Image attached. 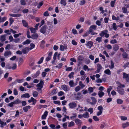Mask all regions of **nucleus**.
I'll return each mask as SVG.
<instances>
[{
  "mask_svg": "<svg viewBox=\"0 0 129 129\" xmlns=\"http://www.w3.org/2000/svg\"><path fill=\"white\" fill-rule=\"evenodd\" d=\"M116 84H117V91L118 93L121 95H124L125 93L124 90L122 88L125 87V85L124 84H121L120 82H117Z\"/></svg>",
  "mask_w": 129,
  "mask_h": 129,
  "instance_id": "obj_1",
  "label": "nucleus"
},
{
  "mask_svg": "<svg viewBox=\"0 0 129 129\" xmlns=\"http://www.w3.org/2000/svg\"><path fill=\"white\" fill-rule=\"evenodd\" d=\"M44 84V82L43 81H40V82L36 85L37 88V89L38 91H40L43 88V85Z\"/></svg>",
  "mask_w": 129,
  "mask_h": 129,
  "instance_id": "obj_2",
  "label": "nucleus"
},
{
  "mask_svg": "<svg viewBox=\"0 0 129 129\" xmlns=\"http://www.w3.org/2000/svg\"><path fill=\"white\" fill-rule=\"evenodd\" d=\"M123 78L125 79L126 81L129 83V74H127L125 73H123Z\"/></svg>",
  "mask_w": 129,
  "mask_h": 129,
  "instance_id": "obj_3",
  "label": "nucleus"
},
{
  "mask_svg": "<svg viewBox=\"0 0 129 129\" xmlns=\"http://www.w3.org/2000/svg\"><path fill=\"white\" fill-rule=\"evenodd\" d=\"M68 105L70 108L73 109L76 107L77 104L75 102H73L69 103Z\"/></svg>",
  "mask_w": 129,
  "mask_h": 129,
  "instance_id": "obj_4",
  "label": "nucleus"
},
{
  "mask_svg": "<svg viewBox=\"0 0 129 129\" xmlns=\"http://www.w3.org/2000/svg\"><path fill=\"white\" fill-rule=\"evenodd\" d=\"M61 87L63 90L66 91H67L69 90L68 86L65 84H63L61 85Z\"/></svg>",
  "mask_w": 129,
  "mask_h": 129,
  "instance_id": "obj_5",
  "label": "nucleus"
},
{
  "mask_svg": "<svg viewBox=\"0 0 129 129\" xmlns=\"http://www.w3.org/2000/svg\"><path fill=\"white\" fill-rule=\"evenodd\" d=\"M28 102L29 103H30L32 102L33 105H35L37 102V100L31 97L30 100H29L28 101Z\"/></svg>",
  "mask_w": 129,
  "mask_h": 129,
  "instance_id": "obj_6",
  "label": "nucleus"
},
{
  "mask_svg": "<svg viewBox=\"0 0 129 129\" xmlns=\"http://www.w3.org/2000/svg\"><path fill=\"white\" fill-rule=\"evenodd\" d=\"M97 69L96 71L95 72V73H99L100 71V70L102 69V66L99 64H97Z\"/></svg>",
  "mask_w": 129,
  "mask_h": 129,
  "instance_id": "obj_7",
  "label": "nucleus"
},
{
  "mask_svg": "<svg viewBox=\"0 0 129 129\" xmlns=\"http://www.w3.org/2000/svg\"><path fill=\"white\" fill-rule=\"evenodd\" d=\"M96 26L95 25H91L90 26L89 28V32H92L93 31V30H95L96 28Z\"/></svg>",
  "mask_w": 129,
  "mask_h": 129,
  "instance_id": "obj_8",
  "label": "nucleus"
},
{
  "mask_svg": "<svg viewBox=\"0 0 129 129\" xmlns=\"http://www.w3.org/2000/svg\"><path fill=\"white\" fill-rule=\"evenodd\" d=\"M52 54V52H50L49 53L48 56L46 58L45 60L46 61H48L51 59Z\"/></svg>",
  "mask_w": 129,
  "mask_h": 129,
  "instance_id": "obj_9",
  "label": "nucleus"
},
{
  "mask_svg": "<svg viewBox=\"0 0 129 129\" xmlns=\"http://www.w3.org/2000/svg\"><path fill=\"white\" fill-rule=\"evenodd\" d=\"M29 48L26 47L22 50V53L24 54L27 53L29 51Z\"/></svg>",
  "mask_w": 129,
  "mask_h": 129,
  "instance_id": "obj_10",
  "label": "nucleus"
},
{
  "mask_svg": "<svg viewBox=\"0 0 129 129\" xmlns=\"http://www.w3.org/2000/svg\"><path fill=\"white\" fill-rule=\"evenodd\" d=\"M6 34L3 35L1 36L0 37V41L2 42L5 41L6 40Z\"/></svg>",
  "mask_w": 129,
  "mask_h": 129,
  "instance_id": "obj_11",
  "label": "nucleus"
},
{
  "mask_svg": "<svg viewBox=\"0 0 129 129\" xmlns=\"http://www.w3.org/2000/svg\"><path fill=\"white\" fill-rule=\"evenodd\" d=\"M12 54L11 52L8 50H7L6 51L4 54V56L5 57L9 56L11 55Z\"/></svg>",
  "mask_w": 129,
  "mask_h": 129,
  "instance_id": "obj_12",
  "label": "nucleus"
},
{
  "mask_svg": "<svg viewBox=\"0 0 129 129\" xmlns=\"http://www.w3.org/2000/svg\"><path fill=\"white\" fill-rule=\"evenodd\" d=\"M83 107L82 106H81L80 105H78V107L76 109V110L80 112H82L83 111Z\"/></svg>",
  "mask_w": 129,
  "mask_h": 129,
  "instance_id": "obj_13",
  "label": "nucleus"
},
{
  "mask_svg": "<svg viewBox=\"0 0 129 129\" xmlns=\"http://www.w3.org/2000/svg\"><path fill=\"white\" fill-rule=\"evenodd\" d=\"M46 27L45 26H43L40 30V32L43 34H44L46 33Z\"/></svg>",
  "mask_w": 129,
  "mask_h": 129,
  "instance_id": "obj_14",
  "label": "nucleus"
},
{
  "mask_svg": "<svg viewBox=\"0 0 129 129\" xmlns=\"http://www.w3.org/2000/svg\"><path fill=\"white\" fill-rule=\"evenodd\" d=\"M113 48L114 51L115 52L117 51L119 49V46L118 44H115L113 46Z\"/></svg>",
  "mask_w": 129,
  "mask_h": 129,
  "instance_id": "obj_15",
  "label": "nucleus"
},
{
  "mask_svg": "<svg viewBox=\"0 0 129 129\" xmlns=\"http://www.w3.org/2000/svg\"><path fill=\"white\" fill-rule=\"evenodd\" d=\"M48 112L47 111H45L43 114L41 118L42 119H45L46 118L48 115Z\"/></svg>",
  "mask_w": 129,
  "mask_h": 129,
  "instance_id": "obj_16",
  "label": "nucleus"
},
{
  "mask_svg": "<svg viewBox=\"0 0 129 129\" xmlns=\"http://www.w3.org/2000/svg\"><path fill=\"white\" fill-rule=\"evenodd\" d=\"M108 32V31L107 30H105L101 31V32L100 33L99 35L100 36H101V37H102L104 36L105 34V33Z\"/></svg>",
  "mask_w": 129,
  "mask_h": 129,
  "instance_id": "obj_17",
  "label": "nucleus"
},
{
  "mask_svg": "<svg viewBox=\"0 0 129 129\" xmlns=\"http://www.w3.org/2000/svg\"><path fill=\"white\" fill-rule=\"evenodd\" d=\"M9 15L10 16L13 17H18L21 16V14H9Z\"/></svg>",
  "mask_w": 129,
  "mask_h": 129,
  "instance_id": "obj_18",
  "label": "nucleus"
},
{
  "mask_svg": "<svg viewBox=\"0 0 129 129\" xmlns=\"http://www.w3.org/2000/svg\"><path fill=\"white\" fill-rule=\"evenodd\" d=\"M75 121V123L77 125H80L81 124V121L78 118L76 119Z\"/></svg>",
  "mask_w": 129,
  "mask_h": 129,
  "instance_id": "obj_19",
  "label": "nucleus"
},
{
  "mask_svg": "<svg viewBox=\"0 0 129 129\" xmlns=\"http://www.w3.org/2000/svg\"><path fill=\"white\" fill-rule=\"evenodd\" d=\"M93 45V43L91 41H88L86 44V46L89 47V48L90 49Z\"/></svg>",
  "mask_w": 129,
  "mask_h": 129,
  "instance_id": "obj_20",
  "label": "nucleus"
},
{
  "mask_svg": "<svg viewBox=\"0 0 129 129\" xmlns=\"http://www.w3.org/2000/svg\"><path fill=\"white\" fill-rule=\"evenodd\" d=\"M30 96L29 93H26L22 95L21 97V98H28Z\"/></svg>",
  "mask_w": 129,
  "mask_h": 129,
  "instance_id": "obj_21",
  "label": "nucleus"
},
{
  "mask_svg": "<svg viewBox=\"0 0 129 129\" xmlns=\"http://www.w3.org/2000/svg\"><path fill=\"white\" fill-rule=\"evenodd\" d=\"M38 36V35L37 34H34L31 35V38L34 39H37Z\"/></svg>",
  "mask_w": 129,
  "mask_h": 129,
  "instance_id": "obj_22",
  "label": "nucleus"
},
{
  "mask_svg": "<svg viewBox=\"0 0 129 129\" xmlns=\"http://www.w3.org/2000/svg\"><path fill=\"white\" fill-rule=\"evenodd\" d=\"M30 108V106H28L23 107V109L24 111L25 112H27L28 110Z\"/></svg>",
  "mask_w": 129,
  "mask_h": 129,
  "instance_id": "obj_23",
  "label": "nucleus"
},
{
  "mask_svg": "<svg viewBox=\"0 0 129 129\" xmlns=\"http://www.w3.org/2000/svg\"><path fill=\"white\" fill-rule=\"evenodd\" d=\"M67 49V47L66 46H63L62 45H61L60 46V49L61 51H63L64 49Z\"/></svg>",
  "mask_w": 129,
  "mask_h": 129,
  "instance_id": "obj_24",
  "label": "nucleus"
},
{
  "mask_svg": "<svg viewBox=\"0 0 129 129\" xmlns=\"http://www.w3.org/2000/svg\"><path fill=\"white\" fill-rule=\"evenodd\" d=\"M91 99L92 102H90V103L92 105H94L95 104L96 102V100L95 98L93 97H91Z\"/></svg>",
  "mask_w": 129,
  "mask_h": 129,
  "instance_id": "obj_25",
  "label": "nucleus"
},
{
  "mask_svg": "<svg viewBox=\"0 0 129 129\" xmlns=\"http://www.w3.org/2000/svg\"><path fill=\"white\" fill-rule=\"evenodd\" d=\"M0 124H1V127H2L6 125L7 124L6 122H4L0 119Z\"/></svg>",
  "mask_w": 129,
  "mask_h": 129,
  "instance_id": "obj_26",
  "label": "nucleus"
},
{
  "mask_svg": "<svg viewBox=\"0 0 129 129\" xmlns=\"http://www.w3.org/2000/svg\"><path fill=\"white\" fill-rule=\"evenodd\" d=\"M122 127L124 128H125L129 126V123L128 122H126L122 124Z\"/></svg>",
  "mask_w": 129,
  "mask_h": 129,
  "instance_id": "obj_27",
  "label": "nucleus"
},
{
  "mask_svg": "<svg viewBox=\"0 0 129 129\" xmlns=\"http://www.w3.org/2000/svg\"><path fill=\"white\" fill-rule=\"evenodd\" d=\"M57 92V88H56L54 89L51 92V94L52 95H55L56 94Z\"/></svg>",
  "mask_w": 129,
  "mask_h": 129,
  "instance_id": "obj_28",
  "label": "nucleus"
},
{
  "mask_svg": "<svg viewBox=\"0 0 129 129\" xmlns=\"http://www.w3.org/2000/svg\"><path fill=\"white\" fill-rule=\"evenodd\" d=\"M104 73L108 75L111 74V71L109 69H107L104 71Z\"/></svg>",
  "mask_w": 129,
  "mask_h": 129,
  "instance_id": "obj_29",
  "label": "nucleus"
},
{
  "mask_svg": "<svg viewBox=\"0 0 129 129\" xmlns=\"http://www.w3.org/2000/svg\"><path fill=\"white\" fill-rule=\"evenodd\" d=\"M104 94V92L101 91H99L98 92V95L99 97L100 98L102 97Z\"/></svg>",
  "mask_w": 129,
  "mask_h": 129,
  "instance_id": "obj_30",
  "label": "nucleus"
},
{
  "mask_svg": "<svg viewBox=\"0 0 129 129\" xmlns=\"http://www.w3.org/2000/svg\"><path fill=\"white\" fill-rule=\"evenodd\" d=\"M83 117L84 118H88L89 117V113L87 112H86L85 113L83 114Z\"/></svg>",
  "mask_w": 129,
  "mask_h": 129,
  "instance_id": "obj_31",
  "label": "nucleus"
},
{
  "mask_svg": "<svg viewBox=\"0 0 129 129\" xmlns=\"http://www.w3.org/2000/svg\"><path fill=\"white\" fill-rule=\"evenodd\" d=\"M69 84L71 87H73L75 86L73 80H71L69 82Z\"/></svg>",
  "mask_w": 129,
  "mask_h": 129,
  "instance_id": "obj_32",
  "label": "nucleus"
},
{
  "mask_svg": "<svg viewBox=\"0 0 129 129\" xmlns=\"http://www.w3.org/2000/svg\"><path fill=\"white\" fill-rule=\"evenodd\" d=\"M21 101L19 99H17L13 102L14 105L20 103Z\"/></svg>",
  "mask_w": 129,
  "mask_h": 129,
  "instance_id": "obj_33",
  "label": "nucleus"
},
{
  "mask_svg": "<svg viewBox=\"0 0 129 129\" xmlns=\"http://www.w3.org/2000/svg\"><path fill=\"white\" fill-rule=\"evenodd\" d=\"M111 65H109L108 67L110 69H112L114 67V64L112 60L111 61Z\"/></svg>",
  "mask_w": 129,
  "mask_h": 129,
  "instance_id": "obj_34",
  "label": "nucleus"
},
{
  "mask_svg": "<svg viewBox=\"0 0 129 129\" xmlns=\"http://www.w3.org/2000/svg\"><path fill=\"white\" fill-rule=\"evenodd\" d=\"M68 124V126L69 127H71L73 126L75 124L74 122L73 121L69 122Z\"/></svg>",
  "mask_w": 129,
  "mask_h": 129,
  "instance_id": "obj_35",
  "label": "nucleus"
},
{
  "mask_svg": "<svg viewBox=\"0 0 129 129\" xmlns=\"http://www.w3.org/2000/svg\"><path fill=\"white\" fill-rule=\"evenodd\" d=\"M102 37H97L95 39V41L98 43H100L102 42Z\"/></svg>",
  "mask_w": 129,
  "mask_h": 129,
  "instance_id": "obj_36",
  "label": "nucleus"
},
{
  "mask_svg": "<svg viewBox=\"0 0 129 129\" xmlns=\"http://www.w3.org/2000/svg\"><path fill=\"white\" fill-rule=\"evenodd\" d=\"M31 42L28 39H27L22 43V44L24 45L29 44Z\"/></svg>",
  "mask_w": 129,
  "mask_h": 129,
  "instance_id": "obj_37",
  "label": "nucleus"
},
{
  "mask_svg": "<svg viewBox=\"0 0 129 129\" xmlns=\"http://www.w3.org/2000/svg\"><path fill=\"white\" fill-rule=\"evenodd\" d=\"M63 65V64L61 63H59L58 64V65L57 66H55V67L58 69L61 68Z\"/></svg>",
  "mask_w": 129,
  "mask_h": 129,
  "instance_id": "obj_38",
  "label": "nucleus"
},
{
  "mask_svg": "<svg viewBox=\"0 0 129 129\" xmlns=\"http://www.w3.org/2000/svg\"><path fill=\"white\" fill-rule=\"evenodd\" d=\"M29 29L30 30L31 33H35L36 31V30H37L35 28L33 27H30L29 28Z\"/></svg>",
  "mask_w": 129,
  "mask_h": 129,
  "instance_id": "obj_39",
  "label": "nucleus"
},
{
  "mask_svg": "<svg viewBox=\"0 0 129 129\" xmlns=\"http://www.w3.org/2000/svg\"><path fill=\"white\" fill-rule=\"evenodd\" d=\"M117 102L118 104H122L123 102V100L119 99H118L116 101Z\"/></svg>",
  "mask_w": 129,
  "mask_h": 129,
  "instance_id": "obj_40",
  "label": "nucleus"
},
{
  "mask_svg": "<svg viewBox=\"0 0 129 129\" xmlns=\"http://www.w3.org/2000/svg\"><path fill=\"white\" fill-rule=\"evenodd\" d=\"M122 10L123 12L124 13H128V12L127 11V10L126 8L124 7H123L122 8Z\"/></svg>",
  "mask_w": 129,
  "mask_h": 129,
  "instance_id": "obj_41",
  "label": "nucleus"
},
{
  "mask_svg": "<svg viewBox=\"0 0 129 129\" xmlns=\"http://www.w3.org/2000/svg\"><path fill=\"white\" fill-rule=\"evenodd\" d=\"M88 90L89 93H91L93 91V88L91 87H89L88 88Z\"/></svg>",
  "mask_w": 129,
  "mask_h": 129,
  "instance_id": "obj_42",
  "label": "nucleus"
},
{
  "mask_svg": "<svg viewBox=\"0 0 129 129\" xmlns=\"http://www.w3.org/2000/svg\"><path fill=\"white\" fill-rule=\"evenodd\" d=\"M60 3L64 6H65L67 4L66 0H61Z\"/></svg>",
  "mask_w": 129,
  "mask_h": 129,
  "instance_id": "obj_43",
  "label": "nucleus"
},
{
  "mask_svg": "<svg viewBox=\"0 0 129 129\" xmlns=\"http://www.w3.org/2000/svg\"><path fill=\"white\" fill-rule=\"evenodd\" d=\"M117 26H116V23H113L112 24V27L113 29L116 30L117 28Z\"/></svg>",
  "mask_w": 129,
  "mask_h": 129,
  "instance_id": "obj_44",
  "label": "nucleus"
},
{
  "mask_svg": "<svg viewBox=\"0 0 129 129\" xmlns=\"http://www.w3.org/2000/svg\"><path fill=\"white\" fill-rule=\"evenodd\" d=\"M38 92L36 91H34L33 93V96L35 98L37 97L38 96Z\"/></svg>",
  "mask_w": 129,
  "mask_h": 129,
  "instance_id": "obj_45",
  "label": "nucleus"
},
{
  "mask_svg": "<svg viewBox=\"0 0 129 129\" xmlns=\"http://www.w3.org/2000/svg\"><path fill=\"white\" fill-rule=\"evenodd\" d=\"M112 19L113 20H118L119 19V16L116 17L115 16L113 15L112 16Z\"/></svg>",
  "mask_w": 129,
  "mask_h": 129,
  "instance_id": "obj_46",
  "label": "nucleus"
},
{
  "mask_svg": "<svg viewBox=\"0 0 129 129\" xmlns=\"http://www.w3.org/2000/svg\"><path fill=\"white\" fill-rule=\"evenodd\" d=\"M107 124L106 123L103 122L101 124L100 128H101L103 129L106 125Z\"/></svg>",
  "mask_w": 129,
  "mask_h": 129,
  "instance_id": "obj_47",
  "label": "nucleus"
},
{
  "mask_svg": "<svg viewBox=\"0 0 129 129\" xmlns=\"http://www.w3.org/2000/svg\"><path fill=\"white\" fill-rule=\"evenodd\" d=\"M22 22L23 25L25 27H26L28 25L27 23L25 20H22Z\"/></svg>",
  "mask_w": 129,
  "mask_h": 129,
  "instance_id": "obj_48",
  "label": "nucleus"
},
{
  "mask_svg": "<svg viewBox=\"0 0 129 129\" xmlns=\"http://www.w3.org/2000/svg\"><path fill=\"white\" fill-rule=\"evenodd\" d=\"M44 59V57H41L39 61L38 62V64H40L42 63L43 62Z\"/></svg>",
  "mask_w": 129,
  "mask_h": 129,
  "instance_id": "obj_49",
  "label": "nucleus"
},
{
  "mask_svg": "<svg viewBox=\"0 0 129 129\" xmlns=\"http://www.w3.org/2000/svg\"><path fill=\"white\" fill-rule=\"evenodd\" d=\"M110 43L112 44L117 43V41L116 39H114L111 40Z\"/></svg>",
  "mask_w": 129,
  "mask_h": 129,
  "instance_id": "obj_50",
  "label": "nucleus"
},
{
  "mask_svg": "<svg viewBox=\"0 0 129 129\" xmlns=\"http://www.w3.org/2000/svg\"><path fill=\"white\" fill-rule=\"evenodd\" d=\"M120 118L121 120L123 121L126 120L127 119V117L124 116H121L120 117Z\"/></svg>",
  "mask_w": 129,
  "mask_h": 129,
  "instance_id": "obj_51",
  "label": "nucleus"
},
{
  "mask_svg": "<svg viewBox=\"0 0 129 129\" xmlns=\"http://www.w3.org/2000/svg\"><path fill=\"white\" fill-rule=\"evenodd\" d=\"M20 3L22 5H25L26 4L25 1V0H20Z\"/></svg>",
  "mask_w": 129,
  "mask_h": 129,
  "instance_id": "obj_52",
  "label": "nucleus"
},
{
  "mask_svg": "<svg viewBox=\"0 0 129 129\" xmlns=\"http://www.w3.org/2000/svg\"><path fill=\"white\" fill-rule=\"evenodd\" d=\"M7 17H5L2 18H1V19L0 20V23L3 22H4L6 20Z\"/></svg>",
  "mask_w": 129,
  "mask_h": 129,
  "instance_id": "obj_53",
  "label": "nucleus"
},
{
  "mask_svg": "<svg viewBox=\"0 0 129 129\" xmlns=\"http://www.w3.org/2000/svg\"><path fill=\"white\" fill-rule=\"evenodd\" d=\"M98 109L99 110V111L103 112V108L102 107V106H99L98 107Z\"/></svg>",
  "mask_w": 129,
  "mask_h": 129,
  "instance_id": "obj_54",
  "label": "nucleus"
},
{
  "mask_svg": "<svg viewBox=\"0 0 129 129\" xmlns=\"http://www.w3.org/2000/svg\"><path fill=\"white\" fill-rule=\"evenodd\" d=\"M79 85L82 88L85 87V85L83 84L81 81H80L79 82Z\"/></svg>",
  "mask_w": 129,
  "mask_h": 129,
  "instance_id": "obj_55",
  "label": "nucleus"
},
{
  "mask_svg": "<svg viewBox=\"0 0 129 129\" xmlns=\"http://www.w3.org/2000/svg\"><path fill=\"white\" fill-rule=\"evenodd\" d=\"M16 81L18 82L19 83H21L23 82L24 81V80L23 79H17Z\"/></svg>",
  "mask_w": 129,
  "mask_h": 129,
  "instance_id": "obj_56",
  "label": "nucleus"
},
{
  "mask_svg": "<svg viewBox=\"0 0 129 129\" xmlns=\"http://www.w3.org/2000/svg\"><path fill=\"white\" fill-rule=\"evenodd\" d=\"M30 47L29 48V50H31L33 49L35 47V45L32 43H31L30 44Z\"/></svg>",
  "mask_w": 129,
  "mask_h": 129,
  "instance_id": "obj_57",
  "label": "nucleus"
},
{
  "mask_svg": "<svg viewBox=\"0 0 129 129\" xmlns=\"http://www.w3.org/2000/svg\"><path fill=\"white\" fill-rule=\"evenodd\" d=\"M43 2H41L39 3L37 7L39 8H40V7L43 5Z\"/></svg>",
  "mask_w": 129,
  "mask_h": 129,
  "instance_id": "obj_58",
  "label": "nucleus"
},
{
  "mask_svg": "<svg viewBox=\"0 0 129 129\" xmlns=\"http://www.w3.org/2000/svg\"><path fill=\"white\" fill-rule=\"evenodd\" d=\"M93 118L95 121H98L99 120V118L96 116H93Z\"/></svg>",
  "mask_w": 129,
  "mask_h": 129,
  "instance_id": "obj_59",
  "label": "nucleus"
},
{
  "mask_svg": "<svg viewBox=\"0 0 129 129\" xmlns=\"http://www.w3.org/2000/svg\"><path fill=\"white\" fill-rule=\"evenodd\" d=\"M14 94L15 95H17L18 94V92L17 90L15 88H14L13 90Z\"/></svg>",
  "mask_w": 129,
  "mask_h": 129,
  "instance_id": "obj_60",
  "label": "nucleus"
},
{
  "mask_svg": "<svg viewBox=\"0 0 129 129\" xmlns=\"http://www.w3.org/2000/svg\"><path fill=\"white\" fill-rule=\"evenodd\" d=\"M112 89V87L111 86H110L107 89V92L108 93H109L111 90Z\"/></svg>",
  "mask_w": 129,
  "mask_h": 129,
  "instance_id": "obj_61",
  "label": "nucleus"
},
{
  "mask_svg": "<svg viewBox=\"0 0 129 129\" xmlns=\"http://www.w3.org/2000/svg\"><path fill=\"white\" fill-rule=\"evenodd\" d=\"M74 72H72L70 73L69 75L68 76L69 78L70 79L73 77V75H74Z\"/></svg>",
  "mask_w": 129,
  "mask_h": 129,
  "instance_id": "obj_62",
  "label": "nucleus"
},
{
  "mask_svg": "<svg viewBox=\"0 0 129 129\" xmlns=\"http://www.w3.org/2000/svg\"><path fill=\"white\" fill-rule=\"evenodd\" d=\"M122 56L124 58H126L127 57V54L125 52L123 53L122 54Z\"/></svg>",
  "mask_w": 129,
  "mask_h": 129,
  "instance_id": "obj_63",
  "label": "nucleus"
},
{
  "mask_svg": "<svg viewBox=\"0 0 129 129\" xmlns=\"http://www.w3.org/2000/svg\"><path fill=\"white\" fill-rule=\"evenodd\" d=\"M80 89V87L79 86H77L75 88V90L76 92H78Z\"/></svg>",
  "mask_w": 129,
  "mask_h": 129,
  "instance_id": "obj_64",
  "label": "nucleus"
}]
</instances>
